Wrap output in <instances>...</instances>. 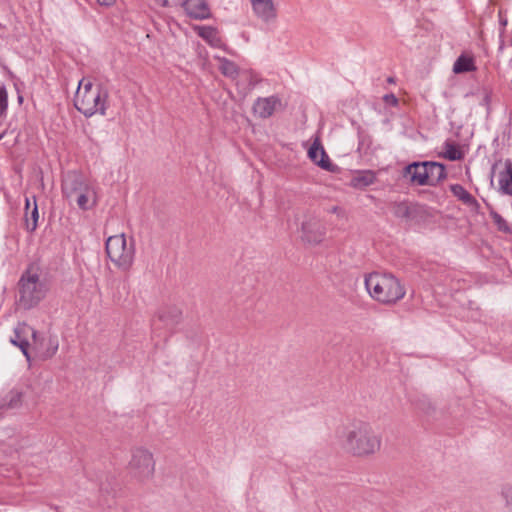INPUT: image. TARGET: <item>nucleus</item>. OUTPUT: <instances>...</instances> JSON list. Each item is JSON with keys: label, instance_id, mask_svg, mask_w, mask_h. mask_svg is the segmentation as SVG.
Returning a JSON list of instances; mask_svg holds the SVG:
<instances>
[{"label": "nucleus", "instance_id": "1", "mask_svg": "<svg viewBox=\"0 0 512 512\" xmlns=\"http://www.w3.org/2000/svg\"><path fill=\"white\" fill-rule=\"evenodd\" d=\"M335 439L343 450L358 457L376 454L382 444L381 436L370 423L358 419L339 426L335 431Z\"/></svg>", "mask_w": 512, "mask_h": 512}, {"label": "nucleus", "instance_id": "2", "mask_svg": "<svg viewBox=\"0 0 512 512\" xmlns=\"http://www.w3.org/2000/svg\"><path fill=\"white\" fill-rule=\"evenodd\" d=\"M108 91L100 84H93L90 78L80 80L74 97L76 109L86 117L95 114L105 115L107 109Z\"/></svg>", "mask_w": 512, "mask_h": 512}, {"label": "nucleus", "instance_id": "3", "mask_svg": "<svg viewBox=\"0 0 512 512\" xmlns=\"http://www.w3.org/2000/svg\"><path fill=\"white\" fill-rule=\"evenodd\" d=\"M365 287L371 298L382 304H394L405 296L404 287L391 273L372 272L366 275Z\"/></svg>", "mask_w": 512, "mask_h": 512}, {"label": "nucleus", "instance_id": "4", "mask_svg": "<svg viewBox=\"0 0 512 512\" xmlns=\"http://www.w3.org/2000/svg\"><path fill=\"white\" fill-rule=\"evenodd\" d=\"M42 339L40 341L39 333L25 323H19L14 329V336L11 337L10 342L19 347L27 360H30L29 347L36 352L42 359L51 358L56 354L59 348V341L57 337H49L47 339V348L42 347Z\"/></svg>", "mask_w": 512, "mask_h": 512}, {"label": "nucleus", "instance_id": "5", "mask_svg": "<svg viewBox=\"0 0 512 512\" xmlns=\"http://www.w3.org/2000/svg\"><path fill=\"white\" fill-rule=\"evenodd\" d=\"M62 193L70 202H76L82 210L93 208L97 203L94 187L76 173H67L62 182Z\"/></svg>", "mask_w": 512, "mask_h": 512}, {"label": "nucleus", "instance_id": "6", "mask_svg": "<svg viewBox=\"0 0 512 512\" xmlns=\"http://www.w3.org/2000/svg\"><path fill=\"white\" fill-rule=\"evenodd\" d=\"M47 291L46 283L37 272L28 270L19 281V305L25 309L33 308L45 298Z\"/></svg>", "mask_w": 512, "mask_h": 512}, {"label": "nucleus", "instance_id": "7", "mask_svg": "<svg viewBox=\"0 0 512 512\" xmlns=\"http://www.w3.org/2000/svg\"><path fill=\"white\" fill-rule=\"evenodd\" d=\"M106 253L111 262L120 270H128L134 261V241H128L125 234H117L106 240Z\"/></svg>", "mask_w": 512, "mask_h": 512}, {"label": "nucleus", "instance_id": "8", "mask_svg": "<svg viewBox=\"0 0 512 512\" xmlns=\"http://www.w3.org/2000/svg\"><path fill=\"white\" fill-rule=\"evenodd\" d=\"M128 472L131 477L139 482L152 479L155 472V460L152 452L143 447L132 449Z\"/></svg>", "mask_w": 512, "mask_h": 512}, {"label": "nucleus", "instance_id": "9", "mask_svg": "<svg viewBox=\"0 0 512 512\" xmlns=\"http://www.w3.org/2000/svg\"><path fill=\"white\" fill-rule=\"evenodd\" d=\"M253 15L263 24H274L278 18V5L275 0H249Z\"/></svg>", "mask_w": 512, "mask_h": 512}, {"label": "nucleus", "instance_id": "10", "mask_svg": "<svg viewBox=\"0 0 512 512\" xmlns=\"http://www.w3.org/2000/svg\"><path fill=\"white\" fill-rule=\"evenodd\" d=\"M260 81L261 79L256 72L250 69H244L240 70L234 83L238 93L242 97H246Z\"/></svg>", "mask_w": 512, "mask_h": 512}, {"label": "nucleus", "instance_id": "11", "mask_svg": "<svg viewBox=\"0 0 512 512\" xmlns=\"http://www.w3.org/2000/svg\"><path fill=\"white\" fill-rule=\"evenodd\" d=\"M325 227L315 218H310L302 224V238L308 243L317 244L325 236Z\"/></svg>", "mask_w": 512, "mask_h": 512}, {"label": "nucleus", "instance_id": "12", "mask_svg": "<svg viewBox=\"0 0 512 512\" xmlns=\"http://www.w3.org/2000/svg\"><path fill=\"white\" fill-rule=\"evenodd\" d=\"M308 157L313 163L326 171H334L335 169L318 138L308 149Z\"/></svg>", "mask_w": 512, "mask_h": 512}, {"label": "nucleus", "instance_id": "13", "mask_svg": "<svg viewBox=\"0 0 512 512\" xmlns=\"http://www.w3.org/2000/svg\"><path fill=\"white\" fill-rule=\"evenodd\" d=\"M281 106V101L276 96L258 98L254 105L253 111L260 118H268Z\"/></svg>", "mask_w": 512, "mask_h": 512}, {"label": "nucleus", "instance_id": "14", "mask_svg": "<svg viewBox=\"0 0 512 512\" xmlns=\"http://www.w3.org/2000/svg\"><path fill=\"white\" fill-rule=\"evenodd\" d=\"M405 175L409 176L410 181L417 185H427L429 176L427 172V162H414L405 168Z\"/></svg>", "mask_w": 512, "mask_h": 512}, {"label": "nucleus", "instance_id": "15", "mask_svg": "<svg viewBox=\"0 0 512 512\" xmlns=\"http://www.w3.org/2000/svg\"><path fill=\"white\" fill-rule=\"evenodd\" d=\"M194 19H207L210 17V9L205 0H186L181 6Z\"/></svg>", "mask_w": 512, "mask_h": 512}, {"label": "nucleus", "instance_id": "16", "mask_svg": "<svg viewBox=\"0 0 512 512\" xmlns=\"http://www.w3.org/2000/svg\"><path fill=\"white\" fill-rule=\"evenodd\" d=\"M194 30L197 34L203 38L211 47L221 48L225 50V45L223 44L218 31L211 26H196Z\"/></svg>", "mask_w": 512, "mask_h": 512}, {"label": "nucleus", "instance_id": "17", "mask_svg": "<svg viewBox=\"0 0 512 512\" xmlns=\"http://www.w3.org/2000/svg\"><path fill=\"white\" fill-rule=\"evenodd\" d=\"M215 59H217L219 62L218 68H219L220 72L225 77H228L235 82V80L240 72V69L238 68V66L233 61H231L227 58H224V57L215 56Z\"/></svg>", "mask_w": 512, "mask_h": 512}, {"label": "nucleus", "instance_id": "18", "mask_svg": "<svg viewBox=\"0 0 512 512\" xmlns=\"http://www.w3.org/2000/svg\"><path fill=\"white\" fill-rule=\"evenodd\" d=\"M427 172L429 176V183L427 185H435L445 178V167L437 162L427 161Z\"/></svg>", "mask_w": 512, "mask_h": 512}, {"label": "nucleus", "instance_id": "19", "mask_svg": "<svg viewBox=\"0 0 512 512\" xmlns=\"http://www.w3.org/2000/svg\"><path fill=\"white\" fill-rule=\"evenodd\" d=\"M441 155L450 161H457L464 157V152L459 145L446 141L443 145Z\"/></svg>", "mask_w": 512, "mask_h": 512}, {"label": "nucleus", "instance_id": "20", "mask_svg": "<svg viewBox=\"0 0 512 512\" xmlns=\"http://www.w3.org/2000/svg\"><path fill=\"white\" fill-rule=\"evenodd\" d=\"M476 66L472 57L461 55L453 65V72L456 74L475 71Z\"/></svg>", "mask_w": 512, "mask_h": 512}, {"label": "nucleus", "instance_id": "21", "mask_svg": "<svg viewBox=\"0 0 512 512\" xmlns=\"http://www.w3.org/2000/svg\"><path fill=\"white\" fill-rule=\"evenodd\" d=\"M376 180V176L372 171H363L351 179V184L355 188H364L373 184Z\"/></svg>", "mask_w": 512, "mask_h": 512}, {"label": "nucleus", "instance_id": "22", "mask_svg": "<svg viewBox=\"0 0 512 512\" xmlns=\"http://www.w3.org/2000/svg\"><path fill=\"white\" fill-rule=\"evenodd\" d=\"M498 182L500 190L512 196V164L507 165L506 169L499 174Z\"/></svg>", "mask_w": 512, "mask_h": 512}, {"label": "nucleus", "instance_id": "23", "mask_svg": "<svg viewBox=\"0 0 512 512\" xmlns=\"http://www.w3.org/2000/svg\"><path fill=\"white\" fill-rule=\"evenodd\" d=\"M451 192L455 197H457L468 206L473 207L477 204L475 198L463 186L459 184L452 185Z\"/></svg>", "mask_w": 512, "mask_h": 512}, {"label": "nucleus", "instance_id": "24", "mask_svg": "<svg viewBox=\"0 0 512 512\" xmlns=\"http://www.w3.org/2000/svg\"><path fill=\"white\" fill-rule=\"evenodd\" d=\"M392 211L396 217L401 219H408L411 216L410 206L405 202L395 203Z\"/></svg>", "mask_w": 512, "mask_h": 512}, {"label": "nucleus", "instance_id": "25", "mask_svg": "<svg viewBox=\"0 0 512 512\" xmlns=\"http://www.w3.org/2000/svg\"><path fill=\"white\" fill-rule=\"evenodd\" d=\"M500 495L504 501L506 512H512V485L503 486Z\"/></svg>", "mask_w": 512, "mask_h": 512}, {"label": "nucleus", "instance_id": "26", "mask_svg": "<svg viewBox=\"0 0 512 512\" xmlns=\"http://www.w3.org/2000/svg\"><path fill=\"white\" fill-rule=\"evenodd\" d=\"M490 216H491V218L493 220V223L497 226V228L500 231H503V232H509L510 231L508 223L506 222V220L500 214H498L495 211H491L490 212Z\"/></svg>", "mask_w": 512, "mask_h": 512}, {"label": "nucleus", "instance_id": "27", "mask_svg": "<svg viewBox=\"0 0 512 512\" xmlns=\"http://www.w3.org/2000/svg\"><path fill=\"white\" fill-rule=\"evenodd\" d=\"M38 218H39L38 208H37L36 201L34 200V206L31 211V217H30V219L29 218L26 219V226H27L28 230L34 231L36 229Z\"/></svg>", "mask_w": 512, "mask_h": 512}, {"label": "nucleus", "instance_id": "28", "mask_svg": "<svg viewBox=\"0 0 512 512\" xmlns=\"http://www.w3.org/2000/svg\"><path fill=\"white\" fill-rule=\"evenodd\" d=\"M7 109V92L4 87H0V116H2Z\"/></svg>", "mask_w": 512, "mask_h": 512}, {"label": "nucleus", "instance_id": "29", "mask_svg": "<svg viewBox=\"0 0 512 512\" xmlns=\"http://www.w3.org/2000/svg\"><path fill=\"white\" fill-rule=\"evenodd\" d=\"M156 2L161 6H182L183 3H186V0H156Z\"/></svg>", "mask_w": 512, "mask_h": 512}, {"label": "nucleus", "instance_id": "30", "mask_svg": "<svg viewBox=\"0 0 512 512\" xmlns=\"http://www.w3.org/2000/svg\"><path fill=\"white\" fill-rule=\"evenodd\" d=\"M20 398H21V394L18 393V392H11L10 393V400H9V403H8V406L11 407V408H14L18 405V403L20 402Z\"/></svg>", "mask_w": 512, "mask_h": 512}, {"label": "nucleus", "instance_id": "31", "mask_svg": "<svg viewBox=\"0 0 512 512\" xmlns=\"http://www.w3.org/2000/svg\"><path fill=\"white\" fill-rule=\"evenodd\" d=\"M384 100L388 103V104H391V105H397L398 103V99L396 98L395 95L393 94H389V95H385L384 96Z\"/></svg>", "mask_w": 512, "mask_h": 512}, {"label": "nucleus", "instance_id": "32", "mask_svg": "<svg viewBox=\"0 0 512 512\" xmlns=\"http://www.w3.org/2000/svg\"><path fill=\"white\" fill-rule=\"evenodd\" d=\"M96 2L101 6L110 7L114 5L116 0H96Z\"/></svg>", "mask_w": 512, "mask_h": 512}, {"label": "nucleus", "instance_id": "33", "mask_svg": "<svg viewBox=\"0 0 512 512\" xmlns=\"http://www.w3.org/2000/svg\"><path fill=\"white\" fill-rule=\"evenodd\" d=\"M39 336H40V341H41L42 339L44 340V341L42 342V347H43L44 349H45V348H47V343H48V342H47V339H48L49 337H54L53 335L45 336V335H42V334H39Z\"/></svg>", "mask_w": 512, "mask_h": 512}, {"label": "nucleus", "instance_id": "34", "mask_svg": "<svg viewBox=\"0 0 512 512\" xmlns=\"http://www.w3.org/2000/svg\"><path fill=\"white\" fill-rule=\"evenodd\" d=\"M489 99H490L489 94L487 92H485L484 93V98H483V101L485 102V104H488Z\"/></svg>", "mask_w": 512, "mask_h": 512}, {"label": "nucleus", "instance_id": "35", "mask_svg": "<svg viewBox=\"0 0 512 512\" xmlns=\"http://www.w3.org/2000/svg\"><path fill=\"white\" fill-rule=\"evenodd\" d=\"M29 207H30V201H29V199H26V209L28 210Z\"/></svg>", "mask_w": 512, "mask_h": 512}, {"label": "nucleus", "instance_id": "36", "mask_svg": "<svg viewBox=\"0 0 512 512\" xmlns=\"http://www.w3.org/2000/svg\"><path fill=\"white\" fill-rule=\"evenodd\" d=\"M511 44H512V39H511Z\"/></svg>", "mask_w": 512, "mask_h": 512}]
</instances>
